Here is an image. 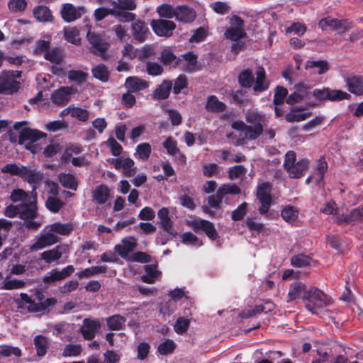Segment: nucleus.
<instances>
[{
  "mask_svg": "<svg viewBox=\"0 0 363 363\" xmlns=\"http://www.w3.org/2000/svg\"><path fill=\"white\" fill-rule=\"evenodd\" d=\"M269 87V82L265 78V72L264 68L259 67L256 71V81L253 86V91L257 92H262Z\"/></svg>",
  "mask_w": 363,
  "mask_h": 363,
  "instance_id": "obj_32",
  "label": "nucleus"
},
{
  "mask_svg": "<svg viewBox=\"0 0 363 363\" xmlns=\"http://www.w3.org/2000/svg\"><path fill=\"white\" fill-rule=\"evenodd\" d=\"M11 355L20 357L21 355V350L18 347H11L9 345L0 346L1 357H8Z\"/></svg>",
  "mask_w": 363,
  "mask_h": 363,
  "instance_id": "obj_54",
  "label": "nucleus"
},
{
  "mask_svg": "<svg viewBox=\"0 0 363 363\" xmlns=\"http://www.w3.org/2000/svg\"><path fill=\"white\" fill-rule=\"evenodd\" d=\"M328 169V164L323 157H320L316 164V167L313 175L306 179V183L314 180L318 184H320L323 182L325 173Z\"/></svg>",
  "mask_w": 363,
  "mask_h": 363,
  "instance_id": "obj_25",
  "label": "nucleus"
},
{
  "mask_svg": "<svg viewBox=\"0 0 363 363\" xmlns=\"http://www.w3.org/2000/svg\"><path fill=\"white\" fill-rule=\"evenodd\" d=\"M67 77L71 81L82 83L86 82L88 74L82 70H70L68 72Z\"/></svg>",
  "mask_w": 363,
  "mask_h": 363,
  "instance_id": "obj_55",
  "label": "nucleus"
},
{
  "mask_svg": "<svg viewBox=\"0 0 363 363\" xmlns=\"http://www.w3.org/2000/svg\"><path fill=\"white\" fill-rule=\"evenodd\" d=\"M179 61V66L186 71L192 72L196 69V56L192 52H188L182 55Z\"/></svg>",
  "mask_w": 363,
  "mask_h": 363,
  "instance_id": "obj_30",
  "label": "nucleus"
},
{
  "mask_svg": "<svg viewBox=\"0 0 363 363\" xmlns=\"http://www.w3.org/2000/svg\"><path fill=\"white\" fill-rule=\"evenodd\" d=\"M63 206V203L57 198L50 196L46 201L47 208L54 212H57Z\"/></svg>",
  "mask_w": 363,
  "mask_h": 363,
  "instance_id": "obj_64",
  "label": "nucleus"
},
{
  "mask_svg": "<svg viewBox=\"0 0 363 363\" xmlns=\"http://www.w3.org/2000/svg\"><path fill=\"white\" fill-rule=\"evenodd\" d=\"M309 163V160L306 158L296 162V154L293 151H289L285 155L284 166L290 177L299 178L308 169Z\"/></svg>",
  "mask_w": 363,
  "mask_h": 363,
  "instance_id": "obj_7",
  "label": "nucleus"
},
{
  "mask_svg": "<svg viewBox=\"0 0 363 363\" xmlns=\"http://www.w3.org/2000/svg\"><path fill=\"white\" fill-rule=\"evenodd\" d=\"M176 348V344L172 340H166L160 343L157 347V352L161 355H167L172 354Z\"/></svg>",
  "mask_w": 363,
  "mask_h": 363,
  "instance_id": "obj_47",
  "label": "nucleus"
},
{
  "mask_svg": "<svg viewBox=\"0 0 363 363\" xmlns=\"http://www.w3.org/2000/svg\"><path fill=\"white\" fill-rule=\"evenodd\" d=\"M240 193V189L235 184H223L217 189L216 196L212 195L208 197V203L211 207L218 209L225 195H237Z\"/></svg>",
  "mask_w": 363,
  "mask_h": 363,
  "instance_id": "obj_9",
  "label": "nucleus"
},
{
  "mask_svg": "<svg viewBox=\"0 0 363 363\" xmlns=\"http://www.w3.org/2000/svg\"><path fill=\"white\" fill-rule=\"evenodd\" d=\"M157 12L161 17L172 18L175 17L176 8L173 9L170 5L163 4L157 8Z\"/></svg>",
  "mask_w": 363,
  "mask_h": 363,
  "instance_id": "obj_60",
  "label": "nucleus"
},
{
  "mask_svg": "<svg viewBox=\"0 0 363 363\" xmlns=\"http://www.w3.org/2000/svg\"><path fill=\"white\" fill-rule=\"evenodd\" d=\"M150 25L157 35L164 37L172 35L176 28L174 22L164 19L152 20Z\"/></svg>",
  "mask_w": 363,
  "mask_h": 363,
  "instance_id": "obj_18",
  "label": "nucleus"
},
{
  "mask_svg": "<svg viewBox=\"0 0 363 363\" xmlns=\"http://www.w3.org/2000/svg\"><path fill=\"white\" fill-rule=\"evenodd\" d=\"M225 108V105L220 101L215 96L208 97L206 104V109L208 111L218 113L223 111Z\"/></svg>",
  "mask_w": 363,
  "mask_h": 363,
  "instance_id": "obj_40",
  "label": "nucleus"
},
{
  "mask_svg": "<svg viewBox=\"0 0 363 363\" xmlns=\"http://www.w3.org/2000/svg\"><path fill=\"white\" fill-rule=\"evenodd\" d=\"M318 25L322 30H335L339 33H343L350 28V24L346 21L333 18L330 16L322 18Z\"/></svg>",
  "mask_w": 363,
  "mask_h": 363,
  "instance_id": "obj_16",
  "label": "nucleus"
},
{
  "mask_svg": "<svg viewBox=\"0 0 363 363\" xmlns=\"http://www.w3.org/2000/svg\"><path fill=\"white\" fill-rule=\"evenodd\" d=\"M267 116L257 110H249L245 114L247 124L242 121H237L232 123L233 129L242 131L245 138L255 140L262 135L264 126L267 121Z\"/></svg>",
  "mask_w": 363,
  "mask_h": 363,
  "instance_id": "obj_2",
  "label": "nucleus"
},
{
  "mask_svg": "<svg viewBox=\"0 0 363 363\" xmlns=\"http://www.w3.org/2000/svg\"><path fill=\"white\" fill-rule=\"evenodd\" d=\"M245 35L243 21L238 16H234L230 20V26L225 32V37L233 41H237Z\"/></svg>",
  "mask_w": 363,
  "mask_h": 363,
  "instance_id": "obj_12",
  "label": "nucleus"
},
{
  "mask_svg": "<svg viewBox=\"0 0 363 363\" xmlns=\"http://www.w3.org/2000/svg\"><path fill=\"white\" fill-rule=\"evenodd\" d=\"M136 245V240L134 238H125L120 244L115 246V250L121 257L125 258Z\"/></svg>",
  "mask_w": 363,
  "mask_h": 363,
  "instance_id": "obj_22",
  "label": "nucleus"
},
{
  "mask_svg": "<svg viewBox=\"0 0 363 363\" xmlns=\"http://www.w3.org/2000/svg\"><path fill=\"white\" fill-rule=\"evenodd\" d=\"M94 77L102 82H106L108 79V72L106 67L103 65H99L92 69Z\"/></svg>",
  "mask_w": 363,
  "mask_h": 363,
  "instance_id": "obj_58",
  "label": "nucleus"
},
{
  "mask_svg": "<svg viewBox=\"0 0 363 363\" xmlns=\"http://www.w3.org/2000/svg\"><path fill=\"white\" fill-rule=\"evenodd\" d=\"M347 89L355 95L363 94V77L352 76L345 79Z\"/></svg>",
  "mask_w": 363,
  "mask_h": 363,
  "instance_id": "obj_26",
  "label": "nucleus"
},
{
  "mask_svg": "<svg viewBox=\"0 0 363 363\" xmlns=\"http://www.w3.org/2000/svg\"><path fill=\"white\" fill-rule=\"evenodd\" d=\"M172 89L171 82H163L155 91L154 98L157 99H165L169 95Z\"/></svg>",
  "mask_w": 363,
  "mask_h": 363,
  "instance_id": "obj_44",
  "label": "nucleus"
},
{
  "mask_svg": "<svg viewBox=\"0 0 363 363\" xmlns=\"http://www.w3.org/2000/svg\"><path fill=\"white\" fill-rule=\"evenodd\" d=\"M92 196L97 203H105L109 197V189L106 186L99 185L94 190Z\"/></svg>",
  "mask_w": 363,
  "mask_h": 363,
  "instance_id": "obj_38",
  "label": "nucleus"
},
{
  "mask_svg": "<svg viewBox=\"0 0 363 363\" xmlns=\"http://www.w3.org/2000/svg\"><path fill=\"white\" fill-rule=\"evenodd\" d=\"M189 326V320L182 317L179 318L174 325V328L177 333L183 334L184 333Z\"/></svg>",
  "mask_w": 363,
  "mask_h": 363,
  "instance_id": "obj_61",
  "label": "nucleus"
},
{
  "mask_svg": "<svg viewBox=\"0 0 363 363\" xmlns=\"http://www.w3.org/2000/svg\"><path fill=\"white\" fill-rule=\"evenodd\" d=\"M67 251L66 245H57L52 250L41 253V259L46 263H51L61 258L62 255Z\"/></svg>",
  "mask_w": 363,
  "mask_h": 363,
  "instance_id": "obj_23",
  "label": "nucleus"
},
{
  "mask_svg": "<svg viewBox=\"0 0 363 363\" xmlns=\"http://www.w3.org/2000/svg\"><path fill=\"white\" fill-rule=\"evenodd\" d=\"M298 215V211L293 206H286L281 211L282 218L289 223L294 221Z\"/></svg>",
  "mask_w": 363,
  "mask_h": 363,
  "instance_id": "obj_53",
  "label": "nucleus"
},
{
  "mask_svg": "<svg viewBox=\"0 0 363 363\" xmlns=\"http://www.w3.org/2000/svg\"><path fill=\"white\" fill-rule=\"evenodd\" d=\"M108 14L116 16L122 22H129L134 19V14L132 13L120 11L118 8L107 9L104 7L98 8L95 10L94 18L96 21H99Z\"/></svg>",
  "mask_w": 363,
  "mask_h": 363,
  "instance_id": "obj_11",
  "label": "nucleus"
},
{
  "mask_svg": "<svg viewBox=\"0 0 363 363\" xmlns=\"http://www.w3.org/2000/svg\"><path fill=\"white\" fill-rule=\"evenodd\" d=\"M35 18L41 22L50 21L52 20V15L50 9L45 6H39L33 9Z\"/></svg>",
  "mask_w": 363,
  "mask_h": 363,
  "instance_id": "obj_41",
  "label": "nucleus"
},
{
  "mask_svg": "<svg viewBox=\"0 0 363 363\" xmlns=\"http://www.w3.org/2000/svg\"><path fill=\"white\" fill-rule=\"evenodd\" d=\"M308 95V89L303 85H298L296 91L286 99V102L289 104L298 103L302 101Z\"/></svg>",
  "mask_w": 363,
  "mask_h": 363,
  "instance_id": "obj_39",
  "label": "nucleus"
},
{
  "mask_svg": "<svg viewBox=\"0 0 363 363\" xmlns=\"http://www.w3.org/2000/svg\"><path fill=\"white\" fill-rule=\"evenodd\" d=\"M2 172L9 173L11 175L21 177L23 180L33 185L35 189L43 180V174L36 169L21 164H8L1 169Z\"/></svg>",
  "mask_w": 363,
  "mask_h": 363,
  "instance_id": "obj_3",
  "label": "nucleus"
},
{
  "mask_svg": "<svg viewBox=\"0 0 363 363\" xmlns=\"http://www.w3.org/2000/svg\"><path fill=\"white\" fill-rule=\"evenodd\" d=\"M45 58L52 63L59 64L62 60V52L59 49L48 50L45 53Z\"/></svg>",
  "mask_w": 363,
  "mask_h": 363,
  "instance_id": "obj_56",
  "label": "nucleus"
},
{
  "mask_svg": "<svg viewBox=\"0 0 363 363\" xmlns=\"http://www.w3.org/2000/svg\"><path fill=\"white\" fill-rule=\"evenodd\" d=\"M125 318L119 315H114L107 318V325L111 330H116L121 328Z\"/></svg>",
  "mask_w": 363,
  "mask_h": 363,
  "instance_id": "obj_49",
  "label": "nucleus"
},
{
  "mask_svg": "<svg viewBox=\"0 0 363 363\" xmlns=\"http://www.w3.org/2000/svg\"><path fill=\"white\" fill-rule=\"evenodd\" d=\"M72 116L81 121H86L89 117V113L86 109L72 105Z\"/></svg>",
  "mask_w": 363,
  "mask_h": 363,
  "instance_id": "obj_57",
  "label": "nucleus"
},
{
  "mask_svg": "<svg viewBox=\"0 0 363 363\" xmlns=\"http://www.w3.org/2000/svg\"><path fill=\"white\" fill-rule=\"evenodd\" d=\"M113 164L116 169H123L124 174L127 177L133 176L136 172L133 167L134 162L130 158H117L113 161Z\"/></svg>",
  "mask_w": 363,
  "mask_h": 363,
  "instance_id": "obj_24",
  "label": "nucleus"
},
{
  "mask_svg": "<svg viewBox=\"0 0 363 363\" xmlns=\"http://www.w3.org/2000/svg\"><path fill=\"white\" fill-rule=\"evenodd\" d=\"M150 345L147 342H140L137 347V358L140 360H144L149 354Z\"/></svg>",
  "mask_w": 363,
  "mask_h": 363,
  "instance_id": "obj_62",
  "label": "nucleus"
},
{
  "mask_svg": "<svg viewBox=\"0 0 363 363\" xmlns=\"http://www.w3.org/2000/svg\"><path fill=\"white\" fill-rule=\"evenodd\" d=\"M26 123H17L14 128L19 131L18 143L23 145L26 149L33 153H36L42 149L39 144L35 143L40 138L45 136V134L35 129H31L25 126Z\"/></svg>",
  "mask_w": 363,
  "mask_h": 363,
  "instance_id": "obj_4",
  "label": "nucleus"
},
{
  "mask_svg": "<svg viewBox=\"0 0 363 363\" xmlns=\"http://www.w3.org/2000/svg\"><path fill=\"white\" fill-rule=\"evenodd\" d=\"M82 352V347L80 345L68 344L63 350V356L65 357H76Z\"/></svg>",
  "mask_w": 363,
  "mask_h": 363,
  "instance_id": "obj_59",
  "label": "nucleus"
},
{
  "mask_svg": "<svg viewBox=\"0 0 363 363\" xmlns=\"http://www.w3.org/2000/svg\"><path fill=\"white\" fill-rule=\"evenodd\" d=\"M125 86L128 91L137 92L145 89L148 83L137 77H129L125 80Z\"/></svg>",
  "mask_w": 363,
  "mask_h": 363,
  "instance_id": "obj_28",
  "label": "nucleus"
},
{
  "mask_svg": "<svg viewBox=\"0 0 363 363\" xmlns=\"http://www.w3.org/2000/svg\"><path fill=\"white\" fill-rule=\"evenodd\" d=\"M306 69H315L314 72L318 74H323L329 69L328 62L324 60L308 61L306 65Z\"/></svg>",
  "mask_w": 363,
  "mask_h": 363,
  "instance_id": "obj_43",
  "label": "nucleus"
},
{
  "mask_svg": "<svg viewBox=\"0 0 363 363\" xmlns=\"http://www.w3.org/2000/svg\"><path fill=\"white\" fill-rule=\"evenodd\" d=\"M363 218V208H355L351 211L350 215H337V221L340 223H352L360 220Z\"/></svg>",
  "mask_w": 363,
  "mask_h": 363,
  "instance_id": "obj_33",
  "label": "nucleus"
},
{
  "mask_svg": "<svg viewBox=\"0 0 363 363\" xmlns=\"http://www.w3.org/2000/svg\"><path fill=\"white\" fill-rule=\"evenodd\" d=\"M311 116V112L296 108L291 109L285 115V119L289 123L301 122Z\"/></svg>",
  "mask_w": 363,
  "mask_h": 363,
  "instance_id": "obj_31",
  "label": "nucleus"
},
{
  "mask_svg": "<svg viewBox=\"0 0 363 363\" xmlns=\"http://www.w3.org/2000/svg\"><path fill=\"white\" fill-rule=\"evenodd\" d=\"M27 5L26 0H9L8 2V8L13 13L23 11L26 9Z\"/></svg>",
  "mask_w": 363,
  "mask_h": 363,
  "instance_id": "obj_51",
  "label": "nucleus"
},
{
  "mask_svg": "<svg viewBox=\"0 0 363 363\" xmlns=\"http://www.w3.org/2000/svg\"><path fill=\"white\" fill-rule=\"evenodd\" d=\"M308 95L315 99V101L312 103L313 106L320 104L326 100L330 101H337L342 100H350L351 95L347 92L340 89H330L328 87L322 89H315Z\"/></svg>",
  "mask_w": 363,
  "mask_h": 363,
  "instance_id": "obj_5",
  "label": "nucleus"
},
{
  "mask_svg": "<svg viewBox=\"0 0 363 363\" xmlns=\"http://www.w3.org/2000/svg\"><path fill=\"white\" fill-rule=\"evenodd\" d=\"M164 147L169 155H175L179 152L177 142L171 137L167 138L163 143Z\"/></svg>",
  "mask_w": 363,
  "mask_h": 363,
  "instance_id": "obj_63",
  "label": "nucleus"
},
{
  "mask_svg": "<svg viewBox=\"0 0 363 363\" xmlns=\"http://www.w3.org/2000/svg\"><path fill=\"white\" fill-rule=\"evenodd\" d=\"M45 230H47L46 233L39 237L36 242L30 246V250L32 251L45 248L55 244L59 241V238L57 235L49 231V229Z\"/></svg>",
  "mask_w": 363,
  "mask_h": 363,
  "instance_id": "obj_20",
  "label": "nucleus"
},
{
  "mask_svg": "<svg viewBox=\"0 0 363 363\" xmlns=\"http://www.w3.org/2000/svg\"><path fill=\"white\" fill-rule=\"evenodd\" d=\"M254 82V77L250 69L242 72L239 75V82L242 86L250 87Z\"/></svg>",
  "mask_w": 363,
  "mask_h": 363,
  "instance_id": "obj_52",
  "label": "nucleus"
},
{
  "mask_svg": "<svg viewBox=\"0 0 363 363\" xmlns=\"http://www.w3.org/2000/svg\"><path fill=\"white\" fill-rule=\"evenodd\" d=\"M25 284L26 282L23 280L16 279H11L7 278L4 280L1 289L6 290L22 289L24 287Z\"/></svg>",
  "mask_w": 363,
  "mask_h": 363,
  "instance_id": "obj_50",
  "label": "nucleus"
},
{
  "mask_svg": "<svg viewBox=\"0 0 363 363\" xmlns=\"http://www.w3.org/2000/svg\"><path fill=\"white\" fill-rule=\"evenodd\" d=\"M86 12L84 6H74L72 4H65L61 9V16L66 22H72L79 18Z\"/></svg>",
  "mask_w": 363,
  "mask_h": 363,
  "instance_id": "obj_17",
  "label": "nucleus"
},
{
  "mask_svg": "<svg viewBox=\"0 0 363 363\" xmlns=\"http://www.w3.org/2000/svg\"><path fill=\"white\" fill-rule=\"evenodd\" d=\"M161 272L157 269V266L153 264L145 266V274L141 277V280L147 284H152L157 279Z\"/></svg>",
  "mask_w": 363,
  "mask_h": 363,
  "instance_id": "obj_37",
  "label": "nucleus"
},
{
  "mask_svg": "<svg viewBox=\"0 0 363 363\" xmlns=\"http://www.w3.org/2000/svg\"><path fill=\"white\" fill-rule=\"evenodd\" d=\"M195 12L187 6H178L176 8L175 18L178 21L190 22L195 18Z\"/></svg>",
  "mask_w": 363,
  "mask_h": 363,
  "instance_id": "obj_34",
  "label": "nucleus"
},
{
  "mask_svg": "<svg viewBox=\"0 0 363 363\" xmlns=\"http://www.w3.org/2000/svg\"><path fill=\"white\" fill-rule=\"evenodd\" d=\"M74 272V267L72 265H68L61 270L54 269L48 272L43 277V280L46 284H54L55 282L69 277Z\"/></svg>",
  "mask_w": 363,
  "mask_h": 363,
  "instance_id": "obj_14",
  "label": "nucleus"
},
{
  "mask_svg": "<svg viewBox=\"0 0 363 363\" xmlns=\"http://www.w3.org/2000/svg\"><path fill=\"white\" fill-rule=\"evenodd\" d=\"M101 323L98 320L86 318L81 327V333L86 340H91L95 337L96 333L100 328Z\"/></svg>",
  "mask_w": 363,
  "mask_h": 363,
  "instance_id": "obj_21",
  "label": "nucleus"
},
{
  "mask_svg": "<svg viewBox=\"0 0 363 363\" xmlns=\"http://www.w3.org/2000/svg\"><path fill=\"white\" fill-rule=\"evenodd\" d=\"M59 180L61 184L67 189L76 190L78 186V182L74 175L71 174L62 173L59 174Z\"/></svg>",
  "mask_w": 363,
  "mask_h": 363,
  "instance_id": "obj_42",
  "label": "nucleus"
},
{
  "mask_svg": "<svg viewBox=\"0 0 363 363\" xmlns=\"http://www.w3.org/2000/svg\"><path fill=\"white\" fill-rule=\"evenodd\" d=\"M272 185L267 182H260L257 188V198L261 206L259 212L261 214L266 213L272 203Z\"/></svg>",
  "mask_w": 363,
  "mask_h": 363,
  "instance_id": "obj_10",
  "label": "nucleus"
},
{
  "mask_svg": "<svg viewBox=\"0 0 363 363\" xmlns=\"http://www.w3.org/2000/svg\"><path fill=\"white\" fill-rule=\"evenodd\" d=\"M158 218L160 220V223L164 230L172 236H176L177 235V231H175L172 226V221L171 220L169 216V210L167 208H162L158 211Z\"/></svg>",
  "mask_w": 363,
  "mask_h": 363,
  "instance_id": "obj_27",
  "label": "nucleus"
},
{
  "mask_svg": "<svg viewBox=\"0 0 363 363\" xmlns=\"http://www.w3.org/2000/svg\"><path fill=\"white\" fill-rule=\"evenodd\" d=\"M45 229H49L52 233H57L62 235H68L73 230L71 223H55L50 225H47Z\"/></svg>",
  "mask_w": 363,
  "mask_h": 363,
  "instance_id": "obj_35",
  "label": "nucleus"
},
{
  "mask_svg": "<svg viewBox=\"0 0 363 363\" xmlns=\"http://www.w3.org/2000/svg\"><path fill=\"white\" fill-rule=\"evenodd\" d=\"M132 30L134 38L139 42L144 41L149 33L148 28L144 22L140 21L133 23Z\"/></svg>",
  "mask_w": 363,
  "mask_h": 363,
  "instance_id": "obj_29",
  "label": "nucleus"
},
{
  "mask_svg": "<svg viewBox=\"0 0 363 363\" xmlns=\"http://www.w3.org/2000/svg\"><path fill=\"white\" fill-rule=\"evenodd\" d=\"M182 242L185 245H190L194 247H200L203 245L201 240H200L195 235L190 232H186L181 235Z\"/></svg>",
  "mask_w": 363,
  "mask_h": 363,
  "instance_id": "obj_48",
  "label": "nucleus"
},
{
  "mask_svg": "<svg viewBox=\"0 0 363 363\" xmlns=\"http://www.w3.org/2000/svg\"><path fill=\"white\" fill-rule=\"evenodd\" d=\"M33 341L37 354L40 357L44 356L50 346L49 340L44 335H38L35 337Z\"/></svg>",
  "mask_w": 363,
  "mask_h": 363,
  "instance_id": "obj_36",
  "label": "nucleus"
},
{
  "mask_svg": "<svg viewBox=\"0 0 363 363\" xmlns=\"http://www.w3.org/2000/svg\"><path fill=\"white\" fill-rule=\"evenodd\" d=\"M77 91L75 86H62L55 90L51 96L52 101L58 105H64L70 100V96Z\"/></svg>",
  "mask_w": 363,
  "mask_h": 363,
  "instance_id": "obj_19",
  "label": "nucleus"
},
{
  "mask_svg": "<svg viewBox=\"0 0 363 363\" xmlns=\"http://www.w3.org/2000/svg\"><path fill=\"white\" fill-rule=\"evenodd\" d=\"M311 259L308 256L303 254H300L294 256L291 259V264L295 267H306L309 266L311 263Z\"/></svg>",
  "mask_w": 363,
  "mask_h": 363,
  "instance_id": "obj_46",
  "label": "nucleus"
},
{
  "mask_svg": "<svg viewBox=\"0 0 363 363\" xmlns=\"http://www.w3.org/2000/svg\"><path fill=\"white\" fill-rule=\"evenodd\" d=\"M13 202L21 201L22 204V218L33 217L36 216V196L28 195L22 189L13 190L11 194Z\"/></svg>",
  "mask_w": 363,
  "mask_h": 363,
  "instance_id": "obj_6",
  "label": "nucleus"
},
{
  "mask_svg": "<svg viewBox=\"0 0 363 363\" xmlns=\"http://www.w3.org/2000/svg\"><path fill=\"white\" fill-rule=\"evenodd\" d=\"M21 77L20 71H4L0 73V94H13L20 88L17 79Z\"/></svg>",
  "mask_w": 363,
  "mask_h": 363,
  "instance_id": "obj_8",
  "label": "nucleus"
},
{
  "mask_svg": "<svg viewBox=\"0 0 363 363\" xmlns=\"http://www.w3.org/2000/svg\"><path fill=\"white\" fill-rule=\"evenodd\" d=\"M21 306L26 308L30 312H41L47 310L48 307L52 306L55 304V299L50 298L46 299L43 303H35L26 294H21Z\"/></svg>",
  "mask_w": 363,
  "mask_h": 363,
  "instance_id": "obj_13",
  "label": "nucleus"
},
{
  "mask_svg": "<svg viewBox=\"0 0 363 363\" xmlns=\"http://www.w3.org/2000/svg\"><path fill=\"white\" fill-rule=\"evenodd\" d=\"M303 298L306 301V307L312 313H318V309L330 303V298L323 291L315 288L307 289L306 286L301 282L291 284L288 293L287 301Z\"/></svg>",
  "mask_w": 363,
  "mask_h": 363,
  "instance_id": "obj_1",
  "label": "nucleus"
},
{
  "mask_svg": "<svg viewBox=\"0 0 363 363\" xmlns=\"http://www.w3.org/2000/svg\"><path fill=\"white\" fill-rule=\"evenodd\" d=\"M88 30L86 38L94 48V52L98 55H103L108 49L109 44L99 34L91 30V28L86 26Z\"/></svg>",
  "mask_w": 363,
  "mask_h": 363,
  "instance_id": "obj_15",
  "label": "nucleus"
},
{
  "mask_svg": "<svg viewBox=\"0 0 363 363\" xmlns=\"http://www.w3.org/2000/svg\"><path fill=\"white\" fill-rule=\"evenodd\" d=\"M64 36L65 40L72 44L79 45L80 43L79 30L76 28H65Z\"/></svg>",
  "mask_w": 363,
  "mask_h": 363,
  "instance_id": "obj_45",
  "label": "nucleus"
}]
</instances>
